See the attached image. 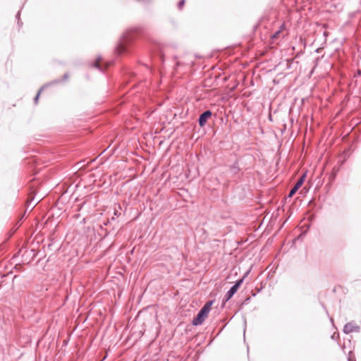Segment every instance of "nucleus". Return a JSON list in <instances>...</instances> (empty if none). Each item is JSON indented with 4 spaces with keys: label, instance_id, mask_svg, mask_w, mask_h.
<instances>
[{
    "label": "nucleus",
    "instance_id": "nucleus-22",
    "mask_svg": "<svg viewBox=\"0 0 361 361\" xmlns=\"http://www.w3.org/2000/svg\"><path fill=\"white\" fill-rule=\"evenodd\" d=\"M108 223H109V221L106 223H104V224L107 225Z\"/></svg>",
    "mask_w": 361,
    "mask_h": 361
},
{
    "label": "nucleus",
    "instance_id": "nucleus-18",
    "mask_svg": "<svg viewBox=\"0 0 361 361\" xmlns=\"http://www.w3.org/2000/svg\"><path fill=\"white\" fill-rule=\"evenodd\" d=\"M61 81V80H56L53 81L51 83L52 84L59 83Z\"/></svg>",
    "mask_w": 361,
    "mask_h": 361
},
{
    "label": "nucleus",
    "instance_id": "nucleus-2",
    "mask_svg": "<svg viewBox=\"0 0 361 361\" xmlns=\"http://www.w3.org/2000/svg\"><path fill=\"white\" fill-rule=\"evenodd\" d=\"M213 302V300H209L204 304L197 315L193 318L192 322V325L198 326L204 322L211 310Z\"/></svg>",
    "mask_w": 361,
    "mask_h": 361
},
{
    "label": "nucleus",
    "instance_id": "nucleus-6",
    "mask_svg": "<svg viewBox=\"0 0 361 361\" xmlns=\"http://www.w3.org/2000/svg\"><path fill=\"white\" fill-rule=\"evenodd\" d=\"M237 291L238 290L232 286L230 288V289L227 291V293L225 294L223 298L224 302L225 303L228 302L229 300H231V298L235 294Z\"/></svg>",
    "mask_w": 361,
    "mask_h": 361
},
{
    "label": "nucleus",
    "instance_id": "nucleus-1",
    "mask_svg": "<svg viewBox=\"0 0 361 361\" xmlns=\"http://www.w3.org/2000/svg\"><path fill=\"white\" fill-rule=\"evenodd\" d=\"M140 32L139 27H133L129 29L124 33L115 47V51L118 55L125 54L128 51V44H130L134 39L135 36Z\"/></svg>",
    "mask_w": 361,
    "mask_h": 361
},
{
    "label": "nucleus",
    "instance_id": "nucleus-20",
    "mask_svg": "<svg viewBox=\"0 0 361 361\" xmlns=\"http://www.w3.org/2000/svg\"><path fill=\"white\" fill-rule=\"evenodd\" d=\"M160 59L161 60L162 62H164V56L163 55L160 56Z\"/></svg>",
    "mask_w": 361,
    "mask_h": 361
},
{
    "label": "nucleus",
    "instance_id": "nucleus-13",
    "mask_svg": "<svg viewBox=\"0 0 361 361\" xmlns=\"http://www.w3.org/2000/svg\"><path fill=\"white\" fill-rule=\"evenodd\" d=\"M185 0H180L179 2H178V7L179 9H181L182 7L183 6V5L185 4Z\"/></svg>",
    "mask_w": 361,
    "mask_h": 361
},
{
    "label": "nucleus",
    "instance_id": "nucleus-16",
    "mask_svg": "<svg viewBox=\"0 0 361 361\" xmlns=\"http://www.w3.org/2000/svg\"><path fill=\"white\" fill-rule=\"evenodd\" d=\"M357 76H361V70L358 69L357 71V73L354 75V77H357Z\"/></svg>",
    "mask_w": 361,
    "mask_h": 361
},
{
    "label": "nucleus",
    "instance_id": "nucleus-8",
    "mask_svg": "<svg viewBox=\"0 0 361 361\" xmlns=\"http://www.w3.org/2000/svg\"><path fill=\"white\" fill-rule=\"evenodd\" d=\"M230 170L233 175H236L240 171L238 162H235L232 166H231Z\"/></svg>",
    "mask_w": 361,
    "mask_h": 361
},
{
    "label": "nucleus",
    "instance_id": "nucleus-4",
    "mask_svg": "<svg viewBox=\"0 0 361 361\" xmlns=\"http://www.w3.org/2000/svg\"><path fill=\"white\" fill-rule=\"evenodd\" d=\"M212 116V112L211 110H206L204 112H202L199 118H198V124L199 126L202 128L204 127L209 118H210Z\"/></svg>",
    "mask_w": 361,
    "mask_h": 361
},
{
    "label": "nucleus",
    "instance_id": "nucleus-12",
    "mask_svg": "<svg viewBox=\"0 0 361 361\" xmlns=\"http://www.w3.org/2000/svg\"><path fill=\"white\" fill-rule=\"evenodd\" d=\"M281 33V30H279L277 31H276L272 35H271V38L272 39H276L279 36V34Z\"/></svg>",
    "mask_w": 361,
    "mask_h": 361
},
{
    "label": "nucleus",
    "instance_id": "nucleus-3",
    "mask_svg": "<svg viewBox=\"0 0 361 361\" xmlns=\"http://www.w3.org/2000/svg\"><path fill=\"white\" fill-rule=\"evenodd\" d=\"M307 174L306 173H304L300 176V177L298 178L297 182L295 183V185L290 189L289 191V193L288 195V197H292L296 192L298 190V189L303 185L305 178H306Z\"/></svg>",
    "mask_w": 361,
    "mask_h": 361
},
{
    "label": "nucleus",
    "instance_id": "nucleus-14",
    "mask_svg": "<svg viewBox=\"0 0 361 361\" xmlns=\"http://www.w3.org/2000/svg\"><path fill=\"white\" fill-rule=\"evenodd\" d=\"M343 154H345V157H346L348 156V152H344ZM345 159H346V158H345L343 160H342L341 161V166H342L345 163Z\"/></svg>",
    "mask_w": 361,
    "mask_h": 361
},
{
    "label": "nucleus",
    "instance_id": "nucleus-5",
    "mask_svg": "<svg viewBox=\"0 0 361 361\" xmlns=\"http://www.w3.org/2000/svg\"><path fill=\"white\" fill-rule=\"evenodd\" d=\"M360 328L357 326L355 322H350L347 323L343 327V333L345 334H348L352 332H359Z\"/></svg>",
    "mask_w": 361,
    "mask_h": 361
},
{
    "label": "nucleus",
    "instance_id": "nucleus-10",
    "mask_svg": "<svg viewBox=\"0 0 361 361\" xmlns=\"http://www.w3.org/2000/svg\"><path fill=\"white\" fill-rule=\"evenodd\" d=\"M47 85H45L42 86V87L39 90V91H38V92H37V95H36V96L35 97V98H34V102H35V104H37V102H38V99H39V94H40L41 92L42 91V90L44 89V87L45 86H47Z\"/></svg>",
    "mask_w": 361,
    "mask_h": 361
},
{
    "label": "nucleus",
    "instance_id": "nucleus-9",
    "mask_svg": "<svg viewBox=\"0 0 361 361\" xmlns=\"http://www.w3.org/2000/svg\"><path fill=\"white\" fill-rule=\"evenodd\" d=\"M243 279H244V277L240 279L237 280L233 286L234 288H235L237 290H238V288L240 287V286L242 285V283L243 282Z\"/></svg>",
    "mask_w": 361,
    "mask_h": 361
},
{
    "label": "nucleus",
    "instance_id": "nucleus-11",
    "mask_svg": "<svg viewBox=\"0 0 361 361\" xmlns=\"http://www.w3.org/2000/svg\"><path fill=\"white\" fill-rule=\"evenodd\" d=\"M20 12L18 11L16 16L17 18V20H18V24L19 27H20L23 25V23L21 22V20L20 19Z\"/></svg>",
    "mask_w": 361,
    "mask_h": 361
},
{
    "label": "nucleus",
    "instance_id": "nucleus-19",
    "mask_svg": "<svg viewBox=\"0 0 361 361\" xmlns=\"http://www.w3.org/2000/svg\"><path fill=\"white\" fill-rule=\"evenodd\" d=\"M179 66H180V62H177V63H176L175 68H177Z\"/></svg>",
    "mask_w": 361,
    "mask_h": 361
},
{
    "label": "nucleus",
    "instance_id": "nucleus-15",
    "mask_svg": "<svg viewBox=\"0 0 361 361\" xmlns=\"http://www.w3.org/2000/svg\"><path fill=\"white\" fill-rule=\"evenodd\" d=\"M68 77H69L68 73H66L63 75V76L62 80H63V81H64V80H66L68 78Z\"/></svg>",
    "mask_w": 361,
    "mask_h": 361
},
{
    "label": "nucleus",
    "instance_id": "nucleus-17",
    "mask_svg": "<svg viewBox=\"0 0 361 361\" xmlns=\"http://www.w3.org/2000/svg\"><path fill=\"white\" fill-rule=\"evenodd\" d=\"M284 29H285V25H284V24H283V25H281L280 26L279 30H281V31H282L283 30H284Z\"/></svg>",
    "mask_w": 361,
    "mask_h": 361
},
{
    "label": "nucleus",
    "instance_id": "nucleus-21",
    "mask_svg": "<svg viewBox=\"0 0 361 361\" xmlns=\"http://www.w3.org/2000/svg\"><path fill=\"white\" fill-rule=\"evenodd\" d=\"M358 11H361V0H360V7L358 8Z\"/></svg>",
    "mask_w": 361,
    "mask_h": 361
},
{
    "label": "nucleus",
    "instance_id": "nucleus-23",
    "mask_svg": "<svg viewBox=\"0 0 361 361\" xmlns=\"http://www.w3.org/2000/svg\"><path fill=\"white\" fill-rule=\"evenodd\" d=\"M348 361H350V357H348Z\"/></svg>",
    "mask_w": 361,
    "mask_h": 361
},
{
    "label": "nucleus",
    "instance_id": "nucleus-7",
    "mask_svg": "<svg viewBox=\"0 0 361 361\" xmlns=\"http://www.w3.org/2000/svg\"><path fill=\"white\" fill-rule=\"evenodd\" d=\"M101 60H102V56H98L97 58V61L95 62H94V63L92 64V66L97 68L101 72H104V68L102 67V66L99 63Z\"/></svg>",
    "mask_w": 361,
    "mask_h": 361
}]
</instances>
